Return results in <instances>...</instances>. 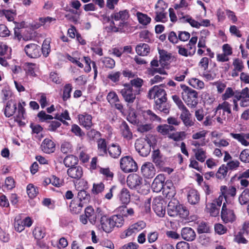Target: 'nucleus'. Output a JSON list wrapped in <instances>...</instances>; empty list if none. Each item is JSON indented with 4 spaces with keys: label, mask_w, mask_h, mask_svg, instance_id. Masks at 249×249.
<instances>
[{
    "label": "nucleus",
    "mask_w": 249,
    "mask_h": 249,
    "mask_svg": "<svg viewBox=\"0 0 249 249\" xmlns=\"http://www.w3.org/2000/svg\"><path fill=\"white\" fill-rule=\"evenodd\" d=\"M84 205L76 199L71 200L70 204L71 212L73 214H78L81 213Z\"/></svg>",
    "instance_id": "34"
},
{
    "label": "nucleus",
    "mask_w": 249,
    "mask_h": 249,
    "mask_svg": "<svg viewBox=\"0 0 249 249\" xmlns=\"http://www.w3.org/2000/svg\"><path fill=\"white\" fill-rule=\"evenodd\" d=\"M153 209L160 217H163L165 213V203L160 197H157L153 201Z\"/></svg>",
    "instance_id": "13"
},
{
    "label": "nucleus",
    "mask_w": 249,
    "mask_h": 249,
    "mask_svg": "<svg viewBox=\"0 0 249 249\" xmlns=\"http://www.w3.org/2000/svg\"><path fill=\"white\" fill-rule=\"evenodd\" d=\"M220 190L222 194L221 196H223V199H225L226 203H228L227 199L229 196L233 197L236 195V190L233 186L227 187L226 186H222L221 187Z\"/></svg>",
    "instance_id": "27"
},
{
    "label": "nucleus",
    "mask_w": 249,
    "mask_h": 249,
    "mask_svg": "<svg viewBox=\"0 0 249 249\" xmlns=\"http://www.w3.org/2000/svg\"><path fill=\"white\" fill-rule=\"evenodd\" d=\"M17 109V103L12 100H8L4 108V114L5 117L9 118L15 114Z\"/></svg>",
    "instance_id": "23"
},
{
    "label": "nucleus",
    "mask_w": 249,
    "mask_h": 249,
    "mask_svg": "<svg viewBox=\"0 0 249 249\" xmlns=\"http://www.w3.org/2000/svg\"><path fill=\"white\" fill-rule=\"evenodd\" d=\"M166 92L160 86H155L148 92V97L155 101L167 99Z\"/></svg>",
    "instance_id": "9"
},
{
    "label": "nucleus",
    "mask_w": 249,
    "mask_h": 249,
    "mask_svg": "<svg viewBox=\"0 0 249 249\" xmlns=\"http://www.w3.org/2000/svg\"><path fill=\"white\" fill-rule=\"evenodd\" d=\"M165 178L164 175L159 174L154 179L151 187L154 192L159 193L163 188Z\"/></svg>",
    "instance_id": "19"
},
{
    "label": "nucleus",
    "mask_w": 249,
    "mask_h": 249,
    "mask_svg": "<svg viewBox=\"0 0 249 249\" xmlns=\"http://www.w3.org/2000/svg\"><path fill=\"white\" fill-rule=\"evenodd\" d=\"M188 201L192 205L197 204L200 200V196L198 191L194 189L189 190L187 194Z\"/></svg>",
    "instance_id": "29"
},
{
    "label": "nucleus",
    "mask_w": 249,
    "mask_h": 249,
    "mask_svg": "<svg viewBox=\"0 0 249 249\" xmlns=\"http://www.w3.org/2000/svg\"><path fill=\"white\" fill-rule=\"evenodd\" d=\"M77 199L78 201L81 202L84 206L89 203L90 200V196L85 190L82 189L79 191L77 194Z\"/></svg>",
    "instance_id": "35"
},
{
    "label": "nucleus",
    "mask_w": 249,
    "mask_h": 249,
    "mask_svg": "<svg viewBox=\"0 0 249 249\" xmlns=\"http://www.w3.org/2000/svg\"><path fill=\"white\" fill-rule=\"evenodd\" d=\"M110 218L113 228L115 227H116L117 228H120L123 226L124 222V219L123 216L122 215H113L110 217Z\"/></svg>",
    "instance_id": "43"
},
{
    "label": "nucleus",
    "mask_w": 249,
    "mask_h": 249,
    "mask_svg": "<svg viewBox=\"0 0 249 249\" xmlns=\"http://www.w3.org/2000/svg\"><path fill=\"white\" fill-rule=\"evenodd\" d=\"M158 52L160 57V62L176 61V59L175 56L171 53L168 52L167 51L158 49Z\"/></svg>",
    "instance_id": "30"
},
{
    "label": "nucleus",
    "mask_w": 249,
    "mask_h": 249,
    "mask_svg": "<svg viewBox=\"0 0 249 249\" xmlns=\"http://www.w3.org/2000/svg\"><path fill=\"white\" fill-rule=\"evenodd\" d=\"M118 211L120 212L123 216L126 217L132 216L134 215L135 213L133 208H128L126 205L119 207Z\"/></svg>",
    "instance_id": "45"
},
{
    "label": "nucleus",
    "mask_w": 249,
    "mask_h": 249,
    "mask_svg": "<svg viewBox=\"0 0 249 249\" xmlns=\"http://www.w3.org/2000/svg\"><path fill=\"white\" fill-rule=\"evenodd\" d=\"M121 168L126 173L135 172L138 166L134 160L129 156L122 158L120 160Z\"/></svg>",
    "instance_id": "5"
},
{
    "label": "nucleus",
    "mask_w": 249,
    "mask_h": 249,
    "mask_svg": "<svg viewBox=\"0 0 249 249\" xmlns=\"http://www.w3.org/2000/svg\"><path fill=\"white\" fill-rule=\"evenodd\" d=\"M71 131L75 135L81 138L85 136L84 131L76 124H73L71 125Z\"/></svg>",
    "instance_id": "55"
},
{
    "label": "nucleus",
    "mask_w": 249,
    "mask_h": 249,
    "mask_svg": "<svg viewBox=\"0 0 249 249\" xmlns=\"http://www.w3.org/2000/svg\"><path fill=\"white\" fill-rule=\"evenodd\" d=\"M119 128L120 133L124 139L127 140H130L132 139V132L125 121H122Z\"/></svg>",
    "instance_id": "20"
},
{
    "label": "nucleus",
    "mask_w": 249,
    "mask_h": 249,
    "mask_svg": "<svg viewBox=\"0 0 249 249\" xmlns=\"http://www.w3.org/2000/svg\"><path fill=\"white\" fill-rule=\"evenodd\" d=\"M0 94L2 96V102L4 103L12 96V92L8 87H4L1 91Z\"/></svg>",
    "instance_id": "52"
},
{
    "label": "nucleus",
    "mask_w": 249,
    "mask_h": 249,
    "mask_svg": "<svg viewBox=\"0 0 249 249\" xmlns=\"http://www.w3.org/2000/svg\"><path fill=\"white\" fill-rule=\"evenodd\" d=\"M181 233L182 238L188 241H193L196 237L195 231L190 227L183 228Z\"/></svg>",
    "instance_id": "28"
},
{
    "label": "nucleus",
    "mask_w": 249,
    "mask_h": 249,
    "mask_svg": "<svg viewBox=\"0 0 249 249\" xmlns=\"http://www.w3.org/2000/svg\"><path fill=\"white\" fill-rule=\"evenodd\" d=\"M25 114V109L22 107V105L18 103V113L15 117V121L17 122L20 126H24L25 123L22 121V119H24V115Z\"/></svg>",
    "instance_id": "32"
},
{
    "label": "nucleus",
    "mask_w": 249,
    "mask_h": 249,
    "mask_svg": "<svg viewBox=\"0 0 249 249\" xmlns=\"http://www.w3.org/2000/svg\"><path fill=\"white\" fill-rule=\"evenodd\" d=\"M236 93V91H234L231 88L229 87L227 88L225 92L222 95L223 100L225 101L232 96H233L234 99H235Z\"/></svg>",
    "instance_id": "62"
},
{
    "label": "nucleus",
    "mask_w": 249,
    "mask_h": 249,
    "mask_svg": "<svg viewBox=\"0 0 249 249\" xmlns=\"http://www.w3.org/2000/svg\"><path fill=\"white\" fill-rule=\"evenodd\" d=\"M119 198L123 204H127L130 200V195L129 191L126 188H123L119 195Z\"/></svg>",
    "instance_id": "42"
},
{
    "label": "nucleus",
    "mask_w": 249,
    "mask_h": 249,
    "mask_svg": "<svg viewBox=\"0 0 249 249\" xmlns=\"http://www.w3.org/2000/svg\"><path fill=\"white\" fill-rule=\"evenodd\" d=\"M127 119L130 123L133 124L138 125L139 124L141 123V122L139 120L137 115L135 112L129 113Z\"/></svg>",
    "instance_id": "57"
},
{
    "label": "nucleus",
    "mask_w": 249,
    "mask_h": 249,
    "mask_svg": "<svg viewBox=\"0 0 249 249\" xmlns=\"http://www.w3.org/2000/svg\"><path fill=\"white\" fill-rule=\"evenodd\" d=\"M221 216L223 221L226 223L232 222L235 219L233 210L231 209V204L223 203Z\"/></svg>",
    "instance_id": "7"
},
{
    "label": "nucleus",
    "mask_w": 249,
    "mask_h": 249,
    "mask_svg": "<svg viewBox=\"0 0 249 249\" xmlns=\"http://www.w3.org/2000/svg\"><path fill=\"white\" fill-rule=\"evenodd\" d=\"M169 137L174 141L178 142L184 139L186 137V133L184 131L176 132L170 134Z\"/></svg>",
    "instance_id": "51"
},
{
    "label": "nucleus",
    "mask_w": 249,
    "mask_h": 249,
    "mask_svg": "<svg viewBox=\"0 0 249 249\" xmlns=\"http://www.w3.org/2000/svg\"><path fill=\"white\" fill-rule=\"evenodd\" d=\"M167 99L163 100L155 101V109L158 110L165 114L169 113L170 107L167 103Z\"/></svg>",
    "instance_id": "24"
},
{
    "label": "nucleus",
    "mask_w": 249,
    "mask_h": 249,
    "mask_svg": "<svg viewBox=\"0 0 249 249\" xmlns=\"http://www.w3.org/2000/svg\"><path fill=\"white\" fill-rule=\"evenodd\" d=\"M41 148L42 150L45 153H52L55 150V144L52 140L46 138L43 141L41 145Z\"/></svg>",
    "instance_id": "21"
},
{
    "label": "nucleus",
    "mask_w": 249,
    "mask_h": 249,
    "mask_svg": "<svg viewBox=\"0 0 249 249\" xmlns=\"http://www.w3.org/2000/svg\"><path fill=\"white\" fill-rule=\"evenodd\" d=\"M182 89L181 96L187 105L191 108H195L198 104V93L197 91L185 85L181 84Z\"/></svg>",
    "instance_id": "3"
},
{
    "label": "nucleus",
    "mask_w": 249,
    "mask_h": 249,
    "mask_svg": "<svg viewBox=\"0 0 249 249\" xmlns=\"http://www.w3.org/2000/svg\"><path fill=\"white\" fill-rule=\"evenodd\" d=\"M97 147L100 156H104L107 154V141L105 139H99L97 141Z\"/></svg>",
    "instance_id": "40"
},
{
    "label": "nucleus",
    "mask_w": 249,
    "mask_h": 249,
    "mask_svg": "<svg viewBox=\"0 0 249 249\" xmlns=\"http://www.w3.org/2000/svg\"><path fill=\"white\" fill-rule=\"evenodd\" d=\"M136 51L138 55L145 56L150 52V48L146 44L141 43L136 46Z\"/></svg>",
    "instance_id": "44"
},
{
    "label": "nucleus",
    "mask_w": 249,
    "mask_h": 249,
    "mask_svg": "<svg viewBox=\"0 0 249 249\" xmlns=\"http://www.w3.org/2000/svg\"><path fill=\"white\" fill-rule=\"evenodd\" d=\"M179 118L184 125L188 128L193 126L195 124V120H193L192 114L187 108L181 110Z\"/></svg>",
    "instance_id": "17"
},
{
    "label": "nucleus",
    "mask_w": 249,
    "mask_h": 249,
    "mask_svg": "<svg viewBox=\"0 0 249 249\" xmlns=\"http://www.w3.org/2000/svg\"><path fill=\"white\" fill-rule=\"evenodd\" d=\"M157 130L162 135H167L170 132L175 131V128L171 125L163 124L158 126Z\"/></svg>",
    "instance_id": "47"
},
{
    "label": "nucleus",
    "mask_w": 249,
    "mask_h": 249,
    "mask_svg": "<svg viewBox=\"0 0 249 249\" xmlns=\"http://www.w3.org/2000/svg\"><path fill=\"white\" fill-rule=\"evenodd\" d=\"M128 18L129 14L126 10L113 13L110 16L113 19L110 25L111 30L114 32H124L127 29L126 20Z\"/></svg>",
    "instance_id": "1"
},
{
    "label": "nucleus",
    "mask_w": 249,
    "mask_h": 249,
    "mask_svg": "<svg viewBox=\"0 0 249 249\" xmlns=\"http://www.w3.org/2000/svg\"><path fill=\"white\" fill-rule=\"evenodd\" d=\"M235 99L238 101L241 100L240 105L242 107H246L249 106V89L248 88L243 89L241 91L236 90Z\"/></svg>",
    "instance_id": "14"
},
{
    "label": "nucleus",
    "mask_w": 249,
    "mask_h": 249,
    "mask_svg": "<svg viewBox=\"0 0 249 249\" xmlns=\"http://www.w3.org/2000/svg\"><path fill=\"white\" fill-rule=\"evenodd\" d=\"M68 175L71 178L79 179L83 174V168L80 166H75L69 168L67 170Z\"/></svg>",
    "instance_id": "22"
},
{
    "label": "nucleus",
    "mask_w": 249,
    "mask_h": 249,
    "mask_svg": "<svg viewBox=\"0 0 249 249\" xmlns=\"http://www.w3.org/2000/svg\"><path fill=\"white\" fill-rule=\"evenodd\" d=\"M136 16L139 23L143 25H147L151 22V18L146 14L138 12Z\"/></svg>",
    "instance_id": "46"
},
{
    "label": "nucleus",
    "mask_w": 249,
    "mask_h": 249,
    "mask_svg": "<svg viewBox=\"0 0 249 249\" xmlns=\"http://www.w3.org/2000/svg\"><path fill=\"white\" fill-rule=\"evenodd\" d=\"M142 115L143 119L147 122L161 121V118L150 109L142 111Z\"/></svg>",
    "instance_id": "26"
},
{
    "label": "nucleus",
    "mask_w": 249,
    "mask_h": 249,
    "mask_svg": "<svg viewBox=\"0 0 249 249\" xmlns=\"http://www.w3.org/2000/svg\"><path fill=\"white\" fill-rule=\"evenodd\" d=\"M63 162L66 167L71 168L77 164L78 159L76 156L70 155L64 158Z\"/></svg>",
    "instance_id": "41"
},
{
    "label": "nucleus",
    "mask_w": 249,
    "mask_h": 249,
    "mask_svg": "<svg viewBox=\"0 0 249 249\" xmlns=\"http://www.w3.org/2000/svg\"><path fill=\"white\" fill-rule=\"evenodd\" d=\"M156 137L152 135H148L143 139L137 140L135 143L137 151L142 157H147L151 151V148L153 147L157 143Z\"/></svg>",
    "instance_id": "2"
},
{
    "label": "nucleus",
    "mask_w": 249,
    "mask_h": 249,
    "mask_svg": "<svg viewBox=\"0 0 249 249\" xmlns=\"http://www.w3.org/2000/svg\"><path fill=\"white\" fill-rule=\"evenodd\" d=\"M142 182V178L137 174H130L127 178V185L131 189H139Z\"/></svg>",
    "instance_id": "12"
},
{
    "label": "nucleus",
    "mask_w": 249,
    "mask_h": 249,
    "mask_svg": "<svg viewBox=\"0 0 249 249\" xmlns=\"http://www.w3.org/2000/svg\"><path fill=\"white\" fill-rule=\"evenodd\" d=\"M223 200V196H219L217 199L214 200L213 202L207 205V209L211 216L215 217L218 215Z\"/></svg>",
    "instance_id": "11"
},
{
    "label": "nucleus",
    "mask_w": 249,
    "mask_h": 249,
    "mask_svg": "<svg viewBox=\"0 0 249 249\" xmlns=\"http://www.w3.org/2000/svg\"><path fill=\"white\" fill-rule=\"evenodd\" d=\"M172 98L180 110L187 108L178 96L177 95H173L172 96Z\"/></svg>",
    "instance_id": "64"
},
{
    "label": "nucleus",
    "mask_w": 249,
    "mask_h": 249,
    "mask_svg": "<svg viewBox=\"0 0 249 249\" xmlns=\"http://www.w3.org/2000/svg\"><path fill=\"white\" fill-rule=\"evenodd\" d=\"M101 214L102 213V210L98 208L95 212L93 208L91 206L87 207L85 210V215L88 217L90 223L93 225L96 223L97 219L99 218V216L97 215L99 212Z\"/></svg>",
    "instance_id": "15"
},
{
    "label": "nucleus",
    "mask_w": 249,
    "mask_h": 249,
    "mask_svg": "<svg viewBox=\"0 0 249 249\" xmlns=\"http://www.w3.org/2000/svg\"><path fill=\"white\" fill-rule=\"evenodd\" d=\"M27 193L30 198H34L38 193L37 189L35 187L33 184H29L27 186Z\"/></svg>",
    "instance_id": "59"
},
{
    "label": "nucleus",
    "mask_w": 249,
    "mask_h": 249,
    "mask_svg": "<svg viewBox=\"0 0 249 249\" xmlns=\"http://www.w3.org/2000/svg\"><path fill=\"white\" fill-rule=\"evenodd\" d=\"M145 226V222L142 221H139L129 226L127 230L121 233L120 237L121 238H125L132 236L144 229Z\"/></svg>",
    "instance_id": "8"
},
{
    "label": "nucleus",
    "mask_w": 249,
    "mask_h": 249,
    "mask_svg": "<svg viewBox=\"0 0 249 249\" xmlns=\"http://www.w3.org/2000/svg\"><path fill=\"white\" fill-rule=\"evenodd\" d=\"M234 68L231 73L232 77H236L238 75V72L241 71L244 68L243 63H233Z\"/></svg>",
    "instance_id": "63"
},
{
    "label": "nucleus",
    "mask_w": 249,
    "mask_h": 249,
    "mask_svg": "<svg viewBox=\"0 0 249 249\" xmlns=\"http://www.w3.org/2000/svg\"><path fill=\"white\" fill-rule=\"evenodd\" d=\"M78 118L80 124L87 129H89L91 128L92 125V117L91 115L85 113L83 114L79 115Z\"/></svg>",
    "instance_id": "25"
},
{
    "label": "nucleus",
    "mask_w": 249,
    "mask_h": 249,
    "mask_svg": "<svg viewBox=\"0 0 249 249\" xmlns=\"http://www.w3.org/2000/svg\"><path fill=\"white\" fill-rule=\"evenodd\" d=\"M97 215L99 216L100 224L99 229L102 230L106 233H109L113 230V225L110 217L105 214L103 212L100 214V212Z\"/></svg>",
    "instance_id": "6"
},
{
    "label": "nucleus",
    "mask_w": 249,
    "mask_h": 249,
    "mask_svg": "<svg viewBox=\"0 0 249 249\" xmlns=\"http://www.w3.org/2000/svg\"><path fill=\"white\" fill-rule=\"evenodd\" d=\"M156 16L155 20L157 22H165L167 21V13H161V12H155Z\"/></svg>",
    "instance_id": "60"
},
{
    "label": "nucleus",
    "mask_w": 249,
    "mask_h": 249,
    "mask_svg": "<svg viewBox=\"0 0 249 249\" xmlns=\"http://www.w3.org/2000/svg\"><path fill=\"white\" fill-rule=\"evenodd\" d=\"M105 189V185L103 183H94L91 192L93 194L97 195L101 193Z\"/></svg>",
    "instance_id": "56"
},
{
    "label": "nucleus",
    "mask_w": 249,
    "mask_h": 249,
    "mask_svg": "<svg viewBox=\"0 0 249 249\" xmlns=\"http://www.w3.org/2000/svg\"><path fill=\"white\" fill-rule=\"evenodd\" d=\"M143 83V81L142 79L140 78H137L134 79H132L130 81V85L133 88L134 87L137 90H139V92L140 91V89L142 87Z\"/></svg>",
    "instance_id": "58"
},
{
    "label": "nucleus",
    "mask_w": 249,
    "mask_h": 249,
    "mask_svg": "<svg viewBox=\"0 0 249 249\" xmlns=\"http://www.w3.org/2000/svg\"><path fill=\"white\" fill-rule=\"evenodd\" d=\"M195 157L197 160L203 162L207 158L206 152L202 148L198 149L195 153Z\"/></svg>",
    "instance_id": "54"
},
{
    "label": "nucleus",
    "mask_w": 249,
    "mask_h": 249,
    "mask_svg": "<svg viewBox=\"0 0 249 249\" xmlns=\"http://www.w3.org/2000/svg\"><path fill=\"white\" fill-rule=\"evenodd\" d=\"M33 234L36 239L39 240L45 236L46 232L44 228L37 227L34 229Z\"/></svg>",
    "instance_id": "48"
},
{
    "label": "nucleus",
    "mask_w": 249,
    "mask_h": 249,
    "mask_svg": "<svg viewBox=\"0 0 249 249\" xmlns=\"http://www.w3.org/2000/svg\"><path fill=\"white\" fill-rule=\"evenodd\" d=\"M189 83L194 88L201 89L204 87L203 82L196 78H193L189 80Z\"/></svg>",
    "instance_id": "53"
},
{
    "label": "nucleus",
    "mask_w": 249,
    "mask_h": 249,
    "mask_svg": "<svg viewBox=\"0 0 249 249\" xmlns=\"http://www.w3.org/2000/svg\"><path fill=\"white\" fill-rule=\"evenodd\" d=\"M239 201L241 205L249 203V189H246L239 197Z\"/></svg>",
    "instance_id": "50"
},
{
    "label": "nucleus",
    "mask_w": 249,
    "mask_h": 249,
    "mask_svg": "<svg viewBox=\"0 0 249 249\" xmlns=\"http://www.w3.org/2000/svg\"><path fill=\"white\" fill-rule=\"evenodd\" d=\"M141 171L143 176L146 178H153L156 174V169L152 163L146 162L141 167Z\"/></svg>",
    "instance_id": "16"
},
{
    "label": "nucleus",
    "mask_w": 249,
    "mask_h": 249,
    "mask_svg": "<svg viewBox=\"0 0 249 249\" xmlns=\"http://www.w3.org/2000/svg\"><path fill=\"white\" fill-rule=\"evenodd\" d=\"M178 207V215H179L181 218L186 219L189 214V210L186 208V207L182 205L179 204Z\"/></svg>",
    "instance_id": "61"
},
{
    "label": "nucleus",
    "mask_w": 249,
    "mask_h": 249,
    "mask_svg": "<svg viewBox=\"0 0 249 249\" xmlns=\"http://www.w3.org/2000/svg\"><path fill=\"white\" fill-rule=\"evenodd\" d=\"M169 63H151V66L147 70L149 75H154L157 73L160 74H167L165 69H168Z\"/></svg>",
    "instance_id": "10"
},
{
    "label": "nucleus",
    "mask_w": 249,
    "mask_h": 249,
    "mask_svg": "<svg viewBox=\"0 0 249 249\" xmlns=\"http://www.w3.org/2000/svg\"><path fill=\"white\" fill-rule=\"evenodd\" d=\"M9 51H10V49L7 45H0V62H5L10 58V55L8 53Z\"/></svg>",
    "instance_id": "36"
},
{
    "label": "nucleus",
    "mask_w": 249,
    "mask_h": 249,
    "mask_svg": "<svg viewBox=\"0 0 249 249\" xmlns=\"http://www.w3.org/2000/svg\"><path fill=\"white\" fill-rule=\"evenodd\" d=\"M109 156L113 158H118L121 154V149L117 143H112L107 148Z\"/></svg>",
    "instance_id": "33"
},
{
    "label": "nucleus",
    "mask_w": 249,
    "mask_h": 249,
    "mask_svg": "<svg viewBox=\"0 0 249 249\" xmlns=\"http://www.w3.org/2000/svg\"><path fill=\"white\" fill-rule=\"evenodd\" d=\"M124 87V88L121 90L120 93L127 105H129L134 102L136 95L139 94V90L134 89L130 84H125Z\"/></svg>",
    "instance_id": "4"
},
{
    "label": "nucleus",
    "mask_w": 249,
    "mask_h": 249,
    "mask_svg": "<svg viewBox=\"0 0 249 249\" xmlns=\"http://www.w3.org/2000/svg\"><path fill=\"white\" fill-rule=\"evenodd\" d=\"M26 54L31 58H37L40 55V48L39 46L35 44L27 45L24 48Z\"/></svg>",
    "instance_id": "18"
},
{
    "label": "nucleus",
    "mask_w": 249,
    "mask_h": 249,
    "mask_svg": "<svg viewBox=\"0 0 249 249\" xmlns=\"http://www.w3.org/2000/svg\"><path fill=\"white\" fill-rule=\"evenodd\" d=\"M221 110H223L222 117L225 116V112L228 114H231V105L227 101H224L222 103L219 104L216 108L215 113L219 114V116H221Z\"/></svg>",
    "instance_id": "31"
},
{
    "label": "nucleus",
    "mask_w": 249,
    "mask_h": 249,
    "mask_svg": "<svg viewBox=\"0 0 249 249\" xmlns=\"http://www.w3.org/2000/svg\"><path fill=\"white\" fill-rule=\"evenodd\" d=\"M152 160L157 166L162 167L163 166L164 163L163 158L159 149L153 151Z\"/></svg>",
    "instance_id": "37"
},
{
    "label": "nucleus",
    "mask_w": 249,
    "mask_h": 249,
    "mask_svg": "<svg viewBox=\"0 0 249 249\" xmlns=\"http://www.w3.org/2000/svg\"><path fill=\"white\" fill-rule=\"evenodd\" d=\"M178 206H179L178 203H176L173 201L169 202L167 206L168 214L172 217L178 215Z\"/></svg>",
    "instance_id": "38"
},
{
    "label": "nucleus",
    "mask_w": 249,
    "mask_h": 249,
    "mask_svg": "<svg viewBox=\"0 0 249 249\" xmlns=\"http://www.w3.org/2000/svg\"><path fill=\"white\" fill-rule=\"evenodd\" d=\"M228 173V167L225 164L222 165L215 173V177L217 179H223L225 178Z\"/></svg>",
    "instance_id": "49"
},
{
    "label": "nucleus",
    "mask_w": 249,
    "mask_h": 249,
    "mask_svg": "<svg viewBox=\"0 0 249 249\" xmlns=\"http://www.w3.org/2000/svg\"><path fill=\"white\" fill-rule=\"evenodd\" d=\"M179 21L182 23L188 22L193 27L198 28L200 24L198 22L193 19L189 15L180 17L179 13L178 14Z\"/></svg>",
    "instance_id": "39"
}]
</instances>
